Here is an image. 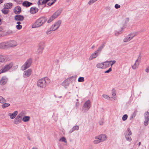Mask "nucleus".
I'll list each match as a JSON object with an SVG mask.
<instances>
[{
	"mask_svg": "<svg viewBox=\"0 0 149 149\" xmlns=\"http://www.w3.org/2000/svg\"><path fill=\"white\" fill-rule=\"evenodd\" d=\"M104 69L109 67L110 65V62L106 61L103 62Z\"/></svg>",
	"mask_w": 149,
	"mask_h": 149,
	"instance_id": "nucleus-30",
	"label": "nucleus"
},
{
	"mask_svg": "<svg viewBox=\"0 0 149 149\" xmlns=\"http://www.w3.org/2000/svg\"><path fill=\"white\" fill-rule=\"evenodd\" d=\"M58 119V115H56V118H55L54 119V120L55 121H56Z\"/></svg>",
	"mask_w": 149,
	"mask_h": 149,
	"instance_id": "nucleus-55",
	"label": "nucleus"
},
{
	"mask_svg": "<svg viewBox=\"0 0 149 149\" xmlns=\"http://www.w3.org/2000/svg\"><path fill=\"white\" fill-rule=\"evenodd\" d=\"M8 48H13L17 46V43L16 41L11 40L7 42Z\"/></svg>",
	"mask_w": 149,
	"mask_h": 149,
	"instance_id": "nucleus-12",
	"label": "nucleus"
},
{
	"mask_svg": "<svg viewBox=\"0 0 149 149\" xmlns=\"http://www.w3.org/2000/svg\"><path fill=\"white\" fill-rule=\"evenodd\" d=\"M48 80V79L47 78L39 79L37 82V86L41 88H45L46 86L47 81Z\"/></svg>",
	"mask_w": 149,
	"mask_h": 149,
	"instance_id": "nucleus-4",
	"label": "nucleus"
},
{
	"mask_svg": "<svg viewBox=\"0 0 149 149\" xmlns=\"http://www.w3.org/2000/svg\"><path fill=\"white\" fill-rule=\"evenodd\" d=\"M61 23V21L59 20L53 24L50 28L52 31H55L57 29L60 27Z\"/></svg>",
	"mask_w": 149,
	"mask_h": 149,
	"instance_id": "nucleus-8",
	"label": "nucleus"
},
{
	"mask_svg": "<svg viewBox=\"0 0 149 149\" xmlns=\"http://www.w3.org/2000/svg\"><path fill=\"white\" fill-rule=\"evenodd\" d=\"M43 48L41 46H39L37 50L36 51L38 54H41L42 52Z\"/></svg>",
	"mask_w": 149,
	"mask_h": 149,
	"instance_id": "nucleus-33",
	"label": "nucleus"
},
{
	"mask_svg": "<svg viewBox=\"0 0 149 149\" xmlns=\"http://www.w3.org/2000/svg\"><path fill=\"white\" fill-rule=\"evenodd\" d=\"M109 61L110 62V65L111 66H112L114 64H115L116 62L115 60L111 61Z\"/></svg>",
	"mask_w": 149,
	"mask_h": 149,
	"instance_id": "nucleus-48",
	"label": "nucleus"
},
{
	"mask_svg": "<svg viewBox=\"0 0 149 149\" xmlns=\"http://www.w3.org/2000/svg\"><path fill=\"white\" fill-rule=\"evenodd\" d=\"M7 48H8L7 42H2L0 43V49H5Z\"/></svg>",
	"mask_w": 149,
	"mask_h": 149,
	"instance_id": "nucleus-18",
	"label": "nucleus"
},
{
	"mask_svg": "<svg viewBox=\"0 0 149 149\" xmlns=\"http://www.w3.org/2000/svg\"><path fill=\"white\" fill-rule=\"evenodd\" d=\"M14 11L16 14H19L21 11V8L19 6L16 7L14 9Z\"/></svg>",
	"mask_w": 149,
	"mask_h": 149,
	"instance_id": "nucleus-23",
	"label": "nucleus"
},
{
	"mask_svg": "<svg viewBox=\"0 0 149 149\" xmlns=\"http://www.w3.org/2000/svg\"><path fill=\"white\" fill-rule=\"evenodd\" d=\"M141 57L139 56L135 62V63L132 66V68L133 69L135 70L138 67L141 61Z\"/></svg>",
	"mask_w": 149,
	"mask_h": 149,
	"instance_id": "nucleus-13",
	"label": "nucleus"
},
{
	"mask_svg": "<svg viewBox=\"0 0 149 149\" xmlns=\"http://www.w3.org/2000/svg\"><path fill=\"white\" fill-rule=\"evenodd\" d=\"M24 116V114L23 112H21L19 113L14 119V123L15 124H18L20 123L21 122L22 118Z\"/></svg>",
	"mask_w": 149,
	"mask_h": 149,
	"instance_id": "nucleus-7",
	"label": "nucleus"
},
{
	"mask_svg": "<svg viewBox=\"0 0 149 149\" xmlns=\"http://www.w3.org/2000/svg\"><path fill=\"white\" fill-rule=\"evenodd\" d=\"M132 134V133L129 128H128L127 130L125 133V139L127 141L130 142L132 140V139L130 136Z\"/></svg>",
	"mask_w": 149,
	"mask_h": 149,
	"instance_id": "nucleus-9",
	"label": "nucleus"
},
{
	"mask_svg": "<svg viewBox=\"0 0 149 149\" xmlns=\"http://www.w3.org/2000/svg\"><path fill=\"white\" fill-rule=\"evenodd\" d=\"M95 47V46L94 45H93L92 47H91V48L92 49H93L94 47Z\"/></svg>",
	"mask_w": 149,
	"mask_h": 149,
	"instance_id": "nucleus-60",
	"label": "nucleus"
},
{
	"mask_svg": "<svg viewBox=\"0 0 149 149\" xmlns=\"http://www.w3.org/2000/svg\"><path fill=\"white\" fill-rule=\"evenodd\" d=\"M38 11V8L35 7H32L30 9V13L32 14L36 13Z\"/></svg>",
	"mask_w": 149,
	"mask_h": 149,
	"instance_id": "nucleus-24",
	"label": "nucleus"
},
{
	"mask_svg": "<svg viewBox=\"0 0 149 149\" xmlns=\"http://www.w3.org/2000/svg\"><path fill=\"white\" fill-rule=\"evenodd\" d=\"M18 66L17 65L15 66V68H18Z\"/></svg>",
	"mask_w": 149,
	"mask_h": 149,
	"instance_id": "nucleus-61",
	"label": "nucleus"
},
{
	"mask_svg": "<svg viewBox=\"0 0 149 149\" xmlns=\"http://www.w3.org/2000/svg\"><path fill=\"white\" fill-rule=\"evenodd\" d=\"M16 24H17L16 26L17 29L19 30L21 29L22 28V26L20 24L21 23L20 21H18Z\"/></svg>",
	"mask_w": 149,
	"mask_h": 149,
	"instance_id": "nucleus-32",
	"label": "nucleus"
},
{
	"mask_svg": "<svg viewBox=\"0 0 149 149\" xmlns=\"http://www.w3.org/2000/svg\"><path fill=\"white\" fill-rule=\"evenodd\" d=\"M106 9L107 10H110L111 9V8L109 7H106Z\"/></svg>",
	"mask_w": 149,
	"mask_h": 149,
	"instance_id": "nucleus-56",
	"label": "nucleus"
},
{
	"mask_svg": "<svg viewBox=\"0 0 149 149\" xmlns=\"http://www.w3.org/2000/svg\"><path fill=\"white\" fill-rule=\"evenodd\" d=\"M120 6L118 4H116L115 6V7L116 9H118L120 7Z\"/></svg>",
	"mask_w": 149,
	"mask_h": 149,
	"instance_id": "nucleus-51",
	"label": "nucleus"
},
{
	"mask_svg": "<svg viewBox=\"0 0 149 149\" xmlns=\"http://www.w3.org/2000/svg\"><path fill=\"white\" fill-rule=\"evenodd\" d=\"M15 19L17 21H22L24 17L23 16L21 15H16L15 17Z\"/></svg>",
	"mask_w": 149,
	"mask_h": 149,
	"instance_id": "nucleus-22",
	"label": "nucleus"
},
{
	"mask_svg": "<svg viewBox=\"0 0 149 149\" xmlns=\"http://www.w3.org/2000/svg\"><path fill=\"white\" fill-rule=\"evenodd\" d=\"M79 103L78 102H77L76 104V107H78L79 105Z\"/></svg>",
	"mask_w": 149,
	"mask_h": 149,
	"instance_id": "nucleus-57",
	"label": "nucleus"
},
{
	"mask_svg": "<svg viewBox=\"0 0 149 149\" xmlns=\"http://www.w3.org/2000/svg\"><path fill=\"white\" fill-rule=\"evenodd\" d=\"M3 2L2 0H0V4L2 3Z\"/></svg>",
	"mask_w": 149,
	"mask_h": 149,
	"instance_id": "nucleus-58",
	"label": "nucleus"
},
{
	"mask_svg": "<svg viewBox=\"0 0 149 149\" xmlns=\"http://www.w3.org/2000/svg\"><path fill=\"white\" fill-rule=\"evenodd\" d=\"M127 118V114H125L122 117V120L123 121L125 120Z\"/></svg>",
	"mask_w": 149,
	"mask_h": 149,
	"instance_id": "nucleus-46",
	"label": "nucleus"
},
{
	"mask_svg": "<svg viewBox=\"0 0 149 149\" xmlns=\"http://www.w3.org/2000/svg\"><path fill=\"white\" fill-rule=\"evenodd\" d=\"M137 35L136 32L131 33L126 36L123 39V42H127L132 40L133 38Z\"/></svg>",
	"mask_w": 149,
	"mask_h": 149,
	"instance_id": "nucleus-5",
	"label": "nucleus"
},
{
	"mask_svg": "<svg viewBox=\"0 0 149 149\" xmlns=\"http://www.w3.org/2000/svg\"><path fill=\"white\" fill-rule=\"evenodd\" d=\"M122 29H123L122 28H121V30H120V31H116L115 33V35L116 36H118V35L121 34L122 32Z\"/></svg>",
	"mask_w": 149,
	"mask_h": 149,
	"instance_id": "nucleus-42",
	"label": "nucleus"
},
{
	"mask_svg": "<svg viewBox=\"0 0 149 149\" xmlns=\"http://www.w3.org/2000/svg\"><path fill=\"white\" fill-rule=\"evenodd\" d=\"M102 97L104 98L107 100H109L110 97L108 95L106 94H103L102 95Z\"/></svg>",
	"mask_w": 149,
	"mask_h": 149,
	"instance_id": "nucleus-43",
	"label": "nucleus"
},
{
	"mask_svg": "<svg viewBox=\"0 0 149 149\" xmlns=\"http://www.w3.org/2000/svg\"><path fill=\"white\" fill-rule=\"evenodd\" d=\"M99 55V54H98L95 51L88 58L89 61H91L94 58H95Z\"/></svg>",
	"mask_w": 149,
	"mask_h": 149,
	"instance_id": "nucleus-17",
	"label": "nucleus"
},
{
	"mask_svg": "<svg viewBox=\"0 0 149 149\" xmlns=\"http://www.w3.org/2000/svg\"><path fill=\"white\" fill-rule=\"evenodd\" d=\"M6 100L3 98L2 96H0V103H3L6 102Z\"/></svg>",
	"mask_w": 149,
	"mask_h": 149,
	"instance_id": "nucleus-37",
	"label": "nucleus"
},
{
	"mask_svg": "<svg viewBox=\"0 0 149 149\" xmlns=\"http://www.w3.org/2000/svg\"><path fill=\"white\" fill-rule=\"evenodd\" d=\"M59 141H60L64 142L66 144H67V141L66 139V138L64 137H63L59 139Z\"/></svg>",
	"mask_w": 149,
	"mask_h": 149,
	"instance_id": "nucleus-35",
	"label": "nucleus"
},
{
	"mask_svg": "<svg viewBox=\"0 0 149 149\" xmlns=\"http://www.w3.org/2000/svg\"><path fill=\"white\" fill-rule=\"evenodd\" d=\"M1 11L3 14H6L8 13V10L4 7V8L1 10Z\"/></svg>",
	"mask_w": 149,
	"mask_h": 149,
	"instance_id": "nucleus-36",
	"label": "nucleus"
},
{
	"mask_svg": "<svg viewBox=\"0 0 149 149\" xmlns=\"http://www.w3.org/2000/svg\"><path fill=\"white\" fill-rule=\"evenodd\" d=\"M50 0H38V4L39 6L45 4Z\"/></svg>",
	"mask_w": 149,
	"mask_h": 149,
	"instance_id": "nucleus-21",
	"label": "nucleus"
},
{
	"mask_svg": "<svg viewBox=\"0 0 149 149\" xmlns=\"http://www.w3.org/2000/svg\"><path fill=\"white\" fill-rule=\"evenodd\" d=\"M62 9H60L54 13L47 21V23H49L56 18L61 13Z\"/></svg>",
	"mask_w": 149,
	"mask_h": 149,
	"instance_id": "nucleus-3",
	"label": "nucleus"
},
{
	"mask_svg": "<svg viewBox=\"0 0 149 149\" xmlns=\"http://www.w3.org/2000/svg\"><path fill=\"white\" fill-rule=\"evenodd\" d=\"M99 124L100 125H103L104 122L103 120H101L99 122Z\"/></svg>",
	"mask_w": 149,
	"mask_h": 149,
	"instance_id": "nucleus-53",
	"label": "nucleus"
},
{
	"mask_svg": "<svg viewBox=\"0 0 149 149\" xmlns=\"http://www.w3.org/2000/svg\"><path fill=\"white\" fill-rule=\"evenodd\" d=\"M47 19L45 17H41L37 19L32 25V28L40 27L42 26L47 21Z\"/></svg>",
	"mask_w": 149,
	"mask_h": 149,
	"instance_id": "nucleus-1",
	"label": "nucleus"
},
{
	"mask_svg": "<svg viewBox=\"0 0 149 149\" xmlns=\"http://www.w3.org/2000/svg\"><path fill=\"white\" fill-rule=\"evenodd\" d=\"M2 104V107L3 108L7 107L10 105V104L9 103H6V102Z\"/></svg>",
	"mask_w": 149,
	"mask_h": 149,
	"instance_id": "nucleus-41",
	"label": "nucleus"
},
{
	"mask_svg": "<svg viewBox=\"0 0 149 149\" xmlns=\"http://www.w3.org/2000/svg\"><path fill=\"white\" fill-rule=\"evenodd\" d=\"M144 117L145 119L149 120V113L148 112H146L145 113Z\"/></svg>",
	"mask_w": 149,
	"mask_h": 149,
	"instance_id": "nucleus-38",
	"label": "nucleus"
},
{
	"mask_svg": "<svg viewBox=\"0 0 149 149\" xmlns=\"http://www.w3.org/2000/svg\"><path fill=\"white\" fill-rule=\"evenodd\" d=\"M7 60V57L6 56L0 55V64L6 62Z\"/></svg>",
	"mask_w": 149,
	"mask_h": 149,
	"instance_id": "nucleus-19",
	"label": "nucleus"
},
{
	"mask_svg": "<svg viewBox=\"0 0 149 149\" xmlns=\"http://www.w3.org/2000/svg\"><path fill=\"white\" fill-rule=\"evenodd\" d=\"M8 80L7 77L6 76L3 77L0 81V84L1 85H5L7 82Z\"/></svg>",
	"mask_w": 149,
	"mask_h": 149,
	"instance_id": "nucleus-16",
	"label": "nucleus"
},
{
	"mask_svg": "<svg viewBox=\"0 0 149 149\" xmlns=\"http://www.w3.org/2000/svg\"><path fill=\"white\" fill-rule=\"evenodd\" d=\"M145 71L147 73L149 72V66L146 69Z\"/></svg>",
	"mask_w": 149,
	"mask_h": 149,
	"instance_id": "nucleus-52",
	"label": "nucleus"
},
{
	"mask_svg": "<svg viewBox=\"0 0 149 149\" xmlns=\"http://www.w3.org/2000/svg\"><path fill=\"white\" fill-rule=\"evenodd\" d=\"M97 0H90L88 2V4H92Z\"/></svg>",
	"mask_w": 149,
	"mask_h": 149,
	"instance_id": "nucleus-45",
	"label": "nucleus"
},
{
	"mask_svg": "<svg viewBox=\"0 0 149 149\" xmlns=\"http://www.w3.org/2000/svg\"><path fill=\"white\" fill-rule=\"evenodd\" d=\"M18 114V111H15L13 113H9L8 115L10 116L11 119H13L15 118V116Z\"/></svg>",
	"mask_w": 149,
	"mask_h": 149,
	"instance_id": "nucleus-20",
	"label": "nucleus"
},
{
	"mask_svg": "<svg viewBox=\"0 0 149 149\" xmlns=\"http://www.w3.org/2000/svg\"><path fill=\"white\" fill-rule=\"evenodd\" d=\"M30 117L29 116H23L22 118V120L24 122H27L29 121Z\"/></svg>",
	"mask_w": 149,
	"mask_h": 149,
	"instance_id": "nucleus-28",
	"label": "nucleus"
},
{
	"mask_svg": "<svg viewBox=\"0 0 149 149\" xmlns=\"http://www.w3.org/2000/svg\"><path fill=\"white\" fill-rule=\"evenodd\" d=\"M95 139L93 141V143L94 144H97L101 142L99 139L96 138H95Z\"/></svg>",
	"mask_w": 149,
	"mask_h": 149,
	"instance_id": "nucleus-39",
	"label": "nucleus"
},
{
	"mask_svg": "<svg viewBox=\"0 0 149 149\" xmlns=\"http://www.w3.org/2000/svg\"><path fill=\"white\" fill-rule=\"evenodd\" d=\"M32 72V70L29 69L25 71L23 73V76L24 78H26L29 77Z\"/></svg>",
	"mask_w": 149,
	"mask_h": 149,
	"instance_id": "nucleus-15",
	"label": "nucleus"
},
{
	"mask_svg": "<svg viewBox=\"0 0 149 149\" xmlns=\"http://www.w3.org/2000/svg\"><path fill=\"white\" fill-rule=\"evenodd\" d=\"M91 102L89 100L87 101L84 104L82 107V111L84 113L87 112L91 107Z\"/></svg>",
	"mask_w": 149,
	"mask_h": 149,
	"instance_id": "nucleus-6",
	"label": "nucleus"
},
{
	"mask_svg": "<svg viewBox=\"0 0 149 149\" xmlns=\"http://www.w3.org/2000/svg\"><path fill=\"white\" fill-rule=\"evenodd\" d=\"M32 149H37V148H35V147H34V148H32Z\"/></svg>",
	"mask_w": 149,
	"mask_h": 149,
	"instance_id": "nucleus-62",
	"label": "nucleus"
},
{
	"mask_svg": "<svg viewBox=\"0 0 149 149\" xmlns=\"http://www.w3.org/2000/svg\"><path fill=\"white\" fill-rule=\"evenodd\" d=\"M111 70H112L111 68H110L108 70L105 71L104 72L105 73H109V72H110L111 71Z\"/></svg>",
	"mask_w": 149,
	"mask_h": 149,
	"instance_id": "nucleus-50",
	"label": "nucleus"
},
{
	"mask_svg": "<svg viewBox=\"0 0 149 149\" xmlns=\"http://www.w3.org/2000/svg\"><path fill=\"white\" fill-rule=\"evenodd\" d=\"M1 19H0V24H1Z\"/></svg>",
	"mask_w": 149,
	"mask_h": 149,
	"instance_id": "nucleus-63",
	"label": "nucleus"
},
{
	"mask_svg": "<svg viewBox=\"0 0 149 149\" xmlns=\"http://www.w3.org/2000/svg\"><path fill=\"white\" fill-rule=\"evenodd\" d=\"M141 142H139V144H138L139 146H140V145H141Z\"/></svg>",
	"mask_w": 149,
	"mask_h": 149,
	"instance_id": "nucleus-59",
	"label": "nucleus"
},
{
	"mask_svg": "<svg viewBox=\"0 0 149 149\" xmlns=\"http://www.w3.org/2000/svg\"><path fill=\"white\" fill-rule=\"evenodd\" d=\"M95 138L99 139L101 142H102L106 140L107 138V137L105 134H102L96 136Z\"/></svg>",
	"mask_w": 149,
	"mask_h": 149,
	"instance_id": "nucleus-14",
	"label": "nucleus"
},
{
	"mask_svg": "<svg viewBox=\"0 0 149 149\" xmlns=\"http://www.w3.org/2000/svg\"><path fill=\"white\" fill-rule=\"evenodd\" d=\"M79 129V126L76 125L73 127L69 131V133H71L75 130H77Z\"/></svg>",
	"mask_w": 149,
	"mask_h": 149,
	"instance_id": "nucleus-27",
	"label": "nucleus"
},
{
	"mask_svg": "<svg viewBox=\"0 0 149 149\" xmlns=\"http://www.w3.org/2000/svg\"><path fill=\"white\" fill-rule=\"evenodd\" d=\"M78 81L79 82H83L84 81V79L83 77H80L78 79Z\"/></svg>",
	"mask_w": 149,
	"mask_h": 149,
	"instance_id": "nucleus-47",
	"label": "nucleus"
},
{
	"mask_svg": "<svg viewBox=\"0 0 149 149\" xmlns=\"http://www.w3.org/2000/svg\"><path fill=\"white\" fill-rule=\"evenodd\" d=\"M32 4V3H31L27 1H25L22 3V5L23 6H25L26 7L30 6Z\"/></svg>",
	"mask_w": 149,
	"mask_h": 149,
	"instance_id": "nucleus-31",
	"label": "nucleus"
},
{
	"mask_svg": "<svg viewBox=\"0 0 149 149\" xmlns=\"http://www.w3.org/2000/svg\"><path fill=\"white\" fill-rule=\"evenodd\" d=\"M56 0H50L47 2V5L49 6H51L56 1Z\"/></svg>",
	"mask_w": 149,
	"mask_h": 149,
	"instance_id": "nucleus-34",
	"label": "nucleus"
},
{
	"mask_svg": "<svg viewBox=\"0 0 149 149\" xmlns=\"http://www.w3.org/2000/svg\"><path fill=\"white\" fill-rule=\"evenodd\" d=\"M3 32L1 31H0V37L3 35Z\"/></svg>",
	"mask_w": 149,
	"mask_h": 149,
	"instance_id": "nucleus-54",
	"label": "nucleus"
},
{
	"mask_svg": "<svg viewBox=\"0 0 149 149\" xmlns=\"http://www.w3.org/2000/svg\"><path fill=\"white\" fill-rule=\"evenodd\" d=\"M13 65V63L12 62L5 65L0 70V74L8 71L12 68Z\"/></svg>",
	"mask_w": 149,
	"mask_h": 149,
	"instance_id": "nucleus-2",
	"label": "nucleus"
},
{
	"mask_svg": "<svg viewBox=\"0 0 149 149\" xmlns=\"http://www.w3.org/2000/svg\"><path fill=\"white\" fill-rule=\"evenodd\" d=\"M72 77L69 78L65 79L62 83V85L64 86L65 88H67L69 85L72 81Z\"/></svg>",
	"mask_w": 149,
	"mask_h": 149,
	"instance_id": "nucleus-11",
	"label": "nucleus"
},
{
	"mask_svg": "<svg viewBox=\"0 0 149 149\" xmlns=\"http://www.w3.org/2000/svg\"><path fill=\"white\" fill-rule=\"evenodd\" d=\"M5 8L8 10V9L10 8L12 6V4L11 3H8L4 5Z\"/></svg>",
	"mask_w": 149,
	"mask_h": 149,
	"instance_id": "nucleus-25",
	"label": "nucleus"
},
{
	"mask_svg": "<svg viewBox=\"0 0 149 149\" xmlns=\"http://www.w3.org/2000/svg\"><path fill=\"white\" fill-rule=\"evenodd\" d=\"M130 19L128 17L126 18L124 20V23L127 24L129 21Z\"/></svg>",
	"mask_w": 149,
	"mask_h": 149,
	"instance_id": "nucleus-49",
	"label": "nucleus"
},
{
	"mask_svg": "<svg viewBox=\"0 0 149 149\" xmlns=\"http://www.w3.org/2000/svg\"><path fill=\"white\" fill-rule=\"evenodd\" d=\"M103 64V62L98 63L96 65V66L98 68L104 69Z\"/></svg>",
	"mask_w": 149,
	"mask_h": 149,
	"instance_id": "nucleus-26",
	"label": "nucleus"
},
{
	"mask_svg": "<svg viewBox=\"0 0 149 149\" xmlns=\"http://www.w3.org/2000/svg\"><path fill=\"white\" fill-rule=\"evenodd\" d=\"M111 98H113L115 100L116 99V94L114 91H113L112 92Z\"/></svg>",
	"mask_w": 149,
	"mask_h": 149,
	"instance_id": "nucleus-40",
	"label": "nucleus"
},
{
	"mask_svg": "<svg viewBox=\"0 0 149 149\" xmlns=\"http://www.w3.org/2000/svg\"><path fill=\"white\" fill-rule=\"evenodd\" d=\"M31 60L29 59L26 61L24 64L22 66L21 69L22 70H24L29 68L31 65Z\"/></svg>",
	"mask_w": 149,
	"mask_h": 149,
	"instance_id": "nucleus-10",
	"label": "nucleus"
},
{
	"mask_svg": "<svg viewBox=\"0 0 149 149\" xmlns=\"http://www.w3.org/2000/svg\"><path fill=\"white\" fill-rule=\"evenodd\" d=\"M104 45V44L100 46V47L98 48L97 50L96 51H95L98 54H99V53L101 52L102 49L103 48Z\"/></svg>",
	"mask_w": 149,
	"mask_h": 149,
	"instance_id": "nucleus-29",
	"label": "nucleus"
},
{
	"mask_svg": "<svg viewBox=\"0 0 149 149\" xmlns=\"http://www.w3.org/2000/svg\"><path fill=\"white\" fill-rule=\"evenodd\" d=\"M149 120L147 119H145V121L144 122V125L145 126H147L148 125Z\"/></svg>",
	"mask_w": 149,
	"mask_h": 149,
	"instance_id": "nucleus-44",
	"label": "nucleus"
}]
</instances>
